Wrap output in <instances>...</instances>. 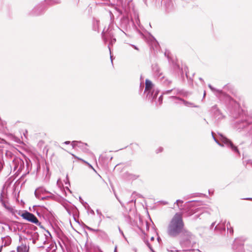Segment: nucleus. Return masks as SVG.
Listing matches in <instances>:
<instances>
[{"label": "nucleus", "instance_id": "1", "mask_svg": "<svg viewBox=\"0 0 252 252\" xmlns=\"http://www.w3.org/2000/svg\"><path fill=\"white\" fill-rule=\"evenodd\" d=\"M184 227L183 213H177L174 215L168 224L167 233L170 236L175 237L183 231Z\"/></svg>", "mask_w": 252, "mask_h": 252}, {"label": "nucleus", "instance_id": "2", "mask_svg": "<svg viewBox=\"0 0 252 252\" xmlns=\"http://www.w3.org/2000/svg\"><path fill=\"white\" fill-rule=\"evenodd\" d=\"M20 215L23 219L32 223L37 224L39 222L37 218L33 214L28 211H25Z\"/></svg>", "mask_w": 252, "mask_h": 252}, {"label": "nucleus", "instance_id": "3", "mask_svg": "<svg viewBox=\"0 0 252 252\" xmlns=\"http://www.w3.org/2000/svg\"><path fill=\"white\" fill-rule=\"evenodd\" d=\"M29 251V247L26 244H22L17 248L18 252H28Z\"/></svg>", "mask_w": 252, "mask_h": 252}, {"label": "nucleus", "instance_id": "4", "mask_svg": "<svg viewBox=\"0 0 252 252\" xmlns=\"http://www.w3.org/2000/svg\"><path fill=\"white\" fill-rule=\"evenodd\" d=\"M153 85L151 81L146 79L145 81V91H150L153 88Z\"/></svg>", "mask_w": 252, "mask_h": 252}, {"label": "nucleus", "instance_id": "5", "mask_svg": "<svg viewBox=\"0 0 252 252\" xmlns=\"http://www.w3.org/2000/svg\"><path fill=\"white\" fill-rule=\"evenodd\" d=\"M226 142L227 143L230 145V147L233 151H234L235 152L239 154V151L237 147H236L235 146H234L233 145V144L232 143V142L230 140L227 139H226Z\"/></svg>", "mask_w": 252, "mask_h": 252}, {"label": "nucleus", "instance_id": "6", "mask_svg": "<svg viewBox=\"0 0 252 252\" xmlns=\"http://www.w3.org/2000/svg\"><path fill=\"white\" fill-rule=\"evenodd\" d=\"M183 203V201L181 200H177L176 201V204L180 210H182L184 208L182 207V204Z\"/></svg>", "mask_w": 252, "mask_h": 252}, {"label": "nucleus", "instance_id": "7", "mask_svg": "<svg viewBox=\"0 0 252 252\" xmlns=\"http://www.w3.org/2000/svg\"><path fill=\"white\" fill-rule=\"evenodd\" d=\"M147 245H148V247H149L150 250L151 251H152V252H154V248H153V245L150 242H149L148 243Z\"/></svg>", "mask_w": 252, "mask_h": 252}, {"label": "nucleus", "instance_id": "8", "mask_svg": "<svg viewBox=\"0 0 252 252\" xmlns=\"http://www.w3.org/2000/svg\"><path fill=\"white\" fill-rule=\"evenodd\" d=\"M184 104L186 105H191V103H190V102H188L187 101H184Z\"/></svg>", "mask_w": 252, "mask_h": 252}, {"label": "nucleus", "instance_id": "9", "mask_svg": "<svg viewBox=\"0 0 252 252\" xmlns=\"http://www.w3.org/2000/svg\"><path fill=\"white\" fill-rule=\"evenodd\" d=\"M162 150H163V149L161 147H159L158 150V151L157 152V153L162 152Z\"/></svg>", "mask_w": 252, "mask_h": 252}, {"label": "nucleus", "instance_id": "10", "mask_svg": "<svg viewBox=\"0 0 252 252\" xmlns=\"http://www.w3.org/2000/svg\"><path fill=\"white\" fill-rule=\"evenodd\" d=\"M154 240H155V238H154V237H151L150 238V241H151V242H153V241H154Z\"/></svg>", "mask_w": 252, "mask_h": 252}, {"label": "nucleus", "instance_id": "11", "mask_svg": "<svg viewBox=\"0 0 252 252\" xmlns=\"http://www.w3.org/2000/svg\"><path fill=\"white\" fill-rule=\"evenodd\" d=\"M64 143L66 144H68L70 143V141H66V142H64Z\"/></svg>", "mask_w": 252, "mask_h": 252}, {"label": "nucleus", "instance_id": "12", "mask_svg": "<svg viewBox=\"0 0 252 252\" xmlns=\"http://www.w3.org/2000/svg\"><path fill=\"white\" fill-rule=\"evenodd\" d=\"M75 158H78V159H79V160H81V161H84L83 159H81V158H77V157H75Z\"/></svg>", "mask_w": 252, "mask_h": 252}, {"label": "nucleus", "instance_id": "13", "mask_svg": "<svg viewBox=\"0 0 252 252\" xmlns=\"http://www.w3.org/2000/svg\"><path fill=\"white\" fill-rule=\"evenodd\" d=\"M116 248H115V252H116Z\"/></svg>", "mask_w": 252, "mask_h": 252}]
</instances>
